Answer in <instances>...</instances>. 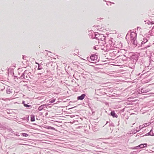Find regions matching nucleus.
I'll return each mask as SVG.
<instances>
[{
    "label": "nucleus",
    "instance_id": "nucleus-2",
    "mask_svg": "<svg viewBox=\"0 0 154 154\" xmlns=\"http://www.w3.org/2000/svg\"><path fill=\"white\" fill-rule=\"evenodd\" d=\"M90 59L91 62H96L98 60L97 56L96 55H91L90 56Z\"/></svg>",
    "mask_w": 154,
    "mask_h": 154
},
{
    "label": "nucleus",
    "instance_id": "nucleus-13",
    "mask_svg": "<svg viewBox=\"0 0 154 154\" xmlns=\"http://www.w3.org/2000/svg\"><path fill=\"white\" fill-rule=\"evenodd\" d=\"M36 64H38V63H36Z\"/></svg>",
    "mask_w": 154,
    "mask_h": 154
},
{
    "label": "nucleus",
    "instance_id": "nucleus-11",
    "mask_svg": "<svg viewBox=\"0 0 154 154\" xmlns=\"http://www.w3.org/2000/svg\"><path fill=\"white\" fill-rule=\"evenodd\" d=\"M40 108V107H39V109Z\"/></svg>",
    "mask_w": 154,
    "mask_h": 154
},
{
    "label": "nucleus",
    "instance_id": "nucleus-4",
    "mask_svg": "<svg viewBox=\"0 0 154 154\" xmlns=\"http://www.w3.org/2000/svg\"><path fill=\"white\" fill-rule=\"evenodd\" d=\"M111 114L112 116H113V117H117V115L113 111H112L111 112Z\"/></svg>",
    "mask_w": 154,
    "mask_h": 154
},
{
    "label": "nucleus",
    "instance_id": "nucleus-10",
    "mask_svg": "<svg viewBox=\"0 0 154 154\" xmlns=\"http://www.w3.org/2000/svg\"><path fill=\"white\" fill-rule=\"evenodd\" d=\"M38 69H41L40 68H39V67H38Z\"/></svg>",
    "mask_w": 154,
    "mask_h": 154
},
{
    "label": "nucleus",
    "instance_id": "nucleus-5",
    "mask_svg": "<svg viewBox=\"0 0 154 154\" xmlns=\"http://www.w3.org/2000/svg\"><path fill=\"white\" fill-rule=\"evenodd\" d=\"M147 144L146 143L142 144L138 146H139L141 148H144L147 146Z\"/></svg>",
    "mask_w": 154,
    "mask_h": 154
},
{
    "label": "nucleus",
    "instance_id": "nucleus-8",
    "mask_svg": "<svg viewBox=\"0 0 154 154\" xmlns=\"http://www.w3.org/2000/svg\"><path fill=\"white\" fill-rule=\"evenodd\" d=\"M22 136L23 137H26L28 136V135L26 133H23L22 134Z\"/></svg>",
    "mask_w": 154,
    "mask_h": 154
},
{
    "label": "nucleus",
    "instance_id": "nucleus-9",
    "mask_svg": "<svg viewBox=\"0 0 154 154\" xmlns=\"http://www.w3.org/2000/svg\"><path fill=\"white\" fill-rule=\"evenodd\" d=\"M24 106L26 107H29L30 106V105H28L26 104H24Z\"/></svg>",
    "mask_w": 154,
    "mask_h": 154
},
{
    "label": "nucleus",
    "instance_id": "nucleus-12",
    "mask_svg": "<svg viewBox=\"0 0 154 154\" xmlns=\"http://www.w3.org/2000/svg\"><path fill=\"white\" fill-rule=\"evenodd\" d=\"M54 102V101H52V102Z\"/></svg>",
    "mask_w": 154,
    "mask_h": 154
},
{
    "label": "nucleus",
    "instance_id": "nucleus-7",
    "mask_svg": "<svg viewBox=\"0 0 154 154\" xmlns=\"http://www.w3.org/2000/svg\"><path fill=\"white\" fill-rule=\"evenodd\" d=\"M31 121L32 122H34L35 121V119L34 116H31Z\"/></svg>",
    "mask_w": 154,
    "mask_h": 154
},
{
    "label": "nucleus",
    "instance_id": "nucleus-1",
    "mask_svg": "<svg viewBox=\"0 0 154 154\" xmlns=\"http://www.w3.org/2000/svg\"><path fill=\"white\" fill-rule=\"evenodd\" d=\"M130 38L131 43L134 45H136L137 44L136 41V36L134 32H133L131 34Z\"/></svg>",
    "mask_w": 154,
    "mask_h": 154
},
{
    "label": "nucleus",
    "instance_id": "nucleus-6",
    "mask_svg": "<svg viewBox=\"0 0 154 154\" xmlns=\"http://www.w3.org/2000/svg\"><path fill=\"white\" fill-rule=\"evenodd\" d=\"M148 41V40L146 38L143 39V41L142 42V44H145Z\"/></svg>",
    "mask_w": 154,
    "mask_h": 154
},
{
    "label": "nucleus",
    "instance_id": "nucleus-3",
    "mask_svg": "<svg viewBox=\"0 0 154 154\" xmlns=\"http://www.w3.org/2000/svg\"><path fill=\"white\" fill-rule=\"evenodd\" d=\"M85 94H82L81 96L77 97V99L79 100H82L85 97Z\"/></svg>",
    "mask_w": 154,
    "mask_h": 154
}]
</instances>
